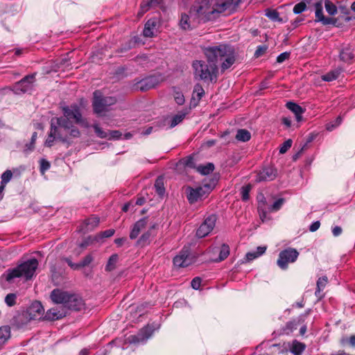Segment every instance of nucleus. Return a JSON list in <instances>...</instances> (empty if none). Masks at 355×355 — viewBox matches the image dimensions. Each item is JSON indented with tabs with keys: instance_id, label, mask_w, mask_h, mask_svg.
I'll return each mask as SVG.
<instances>
[{
	"instance_id": "nucleus-23",
	"label": "nucleus",
	"mask_w": 355,
	"mask_h": 355,
	"mask_svg": "<svg viewBox=\"0 0 355 355\" xmlns=\"http://www.w3.org/2000/svg\"><path fill=\"white\" fill-rule=\"evenodd\" d=\"M286 107L295 114L296 120L301 121L302 119V114L305 112L301 106L293 102H288L286 103Z\"/></svg>"
},
{
	"instance_id": "nucleus-49",
	"label": "nucleus",
	"mask_w": 355,
	"mask_h": 355,
	"mask_svg": "<svg viewBox=\"0 0 355 355\" xmlns=\"http://www.w3.org/2000/svg\"><path fill=\"white\" fill-rule=\"evenodd\" d=\"M292 140L288 139L284 141L279 148V153L281 154H284L292 146Z\"/></svg>"
},
{
	"instance_id": "nucleus-9",
	"label": "nucleus",
	"mask_w": 355,
	"mask_h": 355,
	"mask_svg": "<svg viewBox=\"0 0 355 355\" xmlns=\"http://www.w3.org/2000/svg\"><path fill=\"white\" fill-rule=\"evenodd\" d=\"M214 184H205L195 189L189 187L187 189V197L191 204H193L206 197L213 189Z\"/></svg>"
},
{
	"instance_id": "nucleus-50",
	"label": "nucleus",
	"mask_w": 355,
	"mask_h": 355,
	"mask_svg": "<svg viewBox=\"0 0 355 355\" xmlns=\"http://www.w3.org/2000/svg\"><path fill=\"white\" fill-rule=\"evenodd\" d=\"M114 234V230L110 229L101 232L98 236L96 237V241L103 238H109Z\"/></svg>"
},
{
	"instance_id": "nucleus-19",
	"label": "nucleus",
	"mask_w": 355,
	"mask_h": 355,
	"mask_svg": "<svg viewBox=\"0 0 355 355\" xmlns=\"http://www.w3.org/2000/svg\"><path fill=\"white\" fill-rule=\"evenodd\" d=\"M277 176V171L272 168H264L257 175L256 181H271Z\"/></svg>"
},
{
	"instance_id": "nucleus-5",
	"label": "nucleus",
	"mask_w": 355,
	"mask_h": 355,
	"mask_svg": "<svg viewBox=\"0 0 355 355\" xmlns=\"http://www.w3.org/2000/svg\"><path fill=\"white\" fill-rule=\"evenodd\" d=\"M67 124L69 123L65 119L52 118L51 120L50 132L45 141V146L51 147L55 139L64 143L69 144L71 140L75 137L69 135L68 132L69 128Z\"/></svg>"
},
{
	"instance_id": "nucleus-31",
	"label": "nucleus",
	"mask_w": 355,
	"mask_h": 355,
	"mask_svg": "<svg viewBox=\"0 0 355 355\" xmlns=\"http://www.w3.org/2000/svg\"><path fill=\"white\" fill-rule=\"evenodd\" d=\"M187 114V110H182L179 112L177 114H175L174 116H173L171 121L170 128H174L180 123H181Z\"/></svg>"
},
{
	"instance_id": "nucleus-14",
	"label": "nucleus",
	"mask_w": 355,
	"mask_h": 355,
	"mask_svg": "<svg viewBox=\"0 0 355 355\" xmlns=\"http://www.w3.org/2000/svg\"><path fill=\"white\" fill-rule=\"evenodd\" d=\"M34 82L35 74L28 75L13 85L12 91L16 94L29 92L33 88Z\"/></svg>"
},
{
	"instance_id": "nucleus-44",
	"label": "nucleus",
	"mask_w": 355,
	"mask_h": 355,
	"mask_svg": "<svg viewBox=\"0 0 355 355\" xmlns=\"http://www.w3.org/2000/svg\"><path fill=\"white\" fill-rule=\"evenodd\" d=\"M40 170L42 174H44V173L48 171L51 166L50 162L45 159H40Z\"/></svg>"
},
{
	"instance_id": "nucleus-41",
	"label": "nucleus",
	"mask_w": 355,
	"mask_h": 355,
	"mask_svg": "<svg viewBox=\"0 0 355 355\" xmlns=\"http://www.w3.org/2000/svg\"><path fill=\"white\" fill-rule=\"evenodd\" d=\"M324 7H325L327 12L330 15H334L337 13V7L329 0H325Z\"/></svg>"
},
{
	"instance_id": "nucleus-27",
	"label": "nucleus",
	"mask_w": 355,
	"mask_h": 355,
	"mask_svg": "<svg viewBox=\"0 0 355 355\" xmlns=\"http://www.w3.org/2000/svg\"><path fill=\"white\" fill-rule=\"evenodd\" d=\"M216 252H219V257L214 260L216 262H219L225 259L230 254V248L226 244H223L219 248H214Z\"/></svg>"
},
{
	"instance_id": "nucleus-11",
	"label": "nucleus",
	"mask_w": 355,
	"mask_h": 355,
	"mask_svg": "<svg viewBox=\"0 0 355 355\" xmlns=\"http://www.w3.org/2000/svg\"><path fill=\"white\" fill-rule=\"evenodd\" d=\"M44 315V309L41 302L35 301L27 309L26 312L19 316V319L21 318H25L26 320H37L42 318Z\"/></svg>"
},
{
	"instance_id": "nucleus-43",
	"label": "nucleus",
	"mask_w": 355,
	"mask_h": 355,
	"mask_svg": "<svg viewBox=\"0 0 355 355\" xmlns=\"http://www.w3.org/2000/svg\"><path fill=\"white\" fill-rule=\"evenodd\" d=\"M137 43V41L136 40H129L128 42H126L125 44H124L120 49V52L121 53H123V52H126L129 50H130L131 49H132L135 44Z\"/></svg>"
},
{
	"instance_id": "nucleus-45",
	"label": "nucleus",
	"mask_w": 355,
	"mask_h": 355,
	"mask_svg": "<svg viewBox=\"0 0 355 355\" xmlns=\"http://www.w3.org/2000/svg\"><path fill=\"white\" fill-rule=\"evenodd\" d=\"M284 202V198H279L270 207V211H277L280 209Z\"/></svg>"
},
{
	"instance_id": "nucleus-20",
	"label": "nucleus",
	"mask_w": 355,
	"mask_h": 355,
	"mask_svg": "<svg viewBox=\"0 0 355 355\" xmlns=\"http://www.w3.org/2000/svg\"><path fill=\"white\" fill-rule=\"evenodd\" d=\"M157 20L156 18L148 19L145 24L143 34L144 37H153L157 31Z\"/></svg>"
},
{
	"instance_id": "nucleus-28",
	"label": "nucleus",
	"mask_w": 355,
	"mask_h": 355,
	"mask_svg": "<svg viewBox=\"0 0 355 355\" xmlns=\"http://www.w3.org/2000/svg\"><path fill=\"white\" fill-rule=\"evenodd\" d=\"M266 250V246H259L257 248L256 250L249 252L246 254L245 258L247 261H250L254 260V259L261 256L265 253Z\"/></svg>"
},
{
	"instance_id": "nucleus-51",
	"label": "nucleus",
	"mask_w": 355,
	"mask_h": 355,
	"mask_svg": "<svg viewBox=\"0 0 355 355\" xmlns=\"http://www.w3.org/2000/svg\"><path fill=\"white\" fill-rule=\"evenodd\" d=\"M174 98L177 104L181 105L184 103V96L180 92H175L174 93Z\"/></svg>"
},
{
	"instance_id": "nucleus-21",
	"label": "nucleus",
	"mask_w": 355,
	"mask_h": 355,
	"mask_svg": "<svg viewBox=\"0 0 355 355\" xmlns=\"http://www.w3.org/2000/svg\"><path fill=\"white\" fill-rule=\"evenodd\" d=\"M147 220V218H143L135 223L130 234V238L131 239H135L139 236V233L146 227Z\"/></svg>"
},
{
	"instance_id": "nucleus-3",
	"label": "nucleus",
	"mask_w": 355,
	"mask_h": 355,
	"mask_svg": "<svg viewBox=\"0 0 355 355\" xmlns=\"http://www.w3.org/2000/svg\"><path fill=\"white\" fill-rule=\"evenodd\" d=\"M204 53L208 63L220 64L222 73L230 69L236 61L234 48L225 44L209 46L205 49Z\"/></svg>"
},
{
	"instance_id": "nucleus-46",
	"label": "nucleus",
	"mask_w": 355,
	"mask_h": 355,
	"mask_svg": "<svg viewBox=\"0 0 355 355\" xmlns=\"http://www.w3.org/2000/svg\"><path fill=\"white\" fill-rule=\"evenodd\" d=\"M12 177V173L10 170H6L2 175H1V183L2 184H6L8 182H10Z\"/></svg>"
},
{
	"instance_id": "nucleus-57",
	"label": "nucleus",
	"mask_w": 355,
	"mask_h": 355,
	"mask_svg": "<svg viewBox=\"0 0 355 355\" xmlns=\"http://www.w3.org/2000/svg\"><path fill=\"white\" fill-rule=\"evenodd\" d=\"M65 261L67 263V264L71 267V268L73 270H79V263H73L69 259L66 258Z\"/></svg>"
},
{
	"instance_id": "nucleus-48",
	"label": "nucleus",
	"mask_w": 355,
	"mask_h": 355,
	"mask_svg": "<svg viewBox=\"0 0 355 355\" xmlns=\"http://www.w3.org/2000/svg\"><path fill=\"white\" fill-rule=\"evenodd\" d=\"M306 5L304 2H300L297 3L293 8V12L295 14H300L305 10Z\"/></svg>"
},
{
	"instance_id": "nucleus-4",
	"label": "nucleus",
	"mask_w": 355,
	"mask_h": 355,
	"mask_svg": "<svg viewBox=\"0 0 355 355\" xmlns=\"http://www.w3.org/2000/svg\"><path fill=\"white\" fill-rule=\"evenodd\" d=\"M63 116L54 117V119H65L69 124V135L72 137L78 138L80 135V132L77 127H76L70 119H73L76 124H79L84 128H89V124L86 119L82 116L81 110L80 107L77 104H73L70 106H66L62 108Z\"/></svg>"
},
{
	"instance_id": "nucleus-52",
	"label": "nucleus",
	"mask_w": 355,
	"mask_h": 355,
	"mask_svg": "<svg viewBox=\"0 0 355 355\" xmlns=\"http://www.w3.org/2000/svg\"><path fill=\"white\" fill-rule=\"evenodd\" d=\"M250 189H251V187L250 185L242 187L241 197L243 200H248L249 199V193H250Z\"/></svg>"
},
{
	"instance_id": "nucleus-39",
	"label": "nucleus",
	"mask_w": 355,
	"mask_h": 355,
	"mask_svg": "<svg viewBox=\"0 0 355 355\" xmlns=\"http://www.w3.org/2000/svg\"><path fill=\"white\" fill-rule=\"evenodd\" d=\"M155 7L152 0H144L141 3L140 9L141 11L139 15H142L144 13L147 12L150 8Z\"/></svg>"
},
{
	"instance_id": "nucleus-64",
	"label": "nucleus",
	"mask_w": 355,
	"mask_h": 355,
	"mask_svg": "<svg viewBox=\"0 0 355 355\" xmlns=\"http://www.w3.org/2000/svg\"><path fill=\"white\" fill-rule=\"evenodd\" d=\"M336 127L338 126L335 123H330L327 124L326 128L328 131H332Z\"/></svg>"
},
{
	"instance_id": "nucleus-62",
	"label": "nucleus",
	"mask_w": 355,
	"mask_h": 355,
	"mask_svg": "<svg viewBox=\"0 0 355 355\" xmlns=\"http://www.w3.org/2000/svg\"><path fill=\"white\" fill-rule=\"evenodd\" d=\"M306 144H304L303 146L300 148V150L293 155V159L296 160L302 154V153L306 149Z\"/></svg>"
},
{
	"instance_id": "nucleus-17",
	"label": "nucleus",
	"mask_w": 355,
	"mask_h": 355,
	"mask_svg": "<svg viewBox=\"0 0 355 355\" xmlns=\"http://www.w3.org/2000/svg\"><path fill=\"white\" fill-rule=\"evenodd\" d=\"M159 82L158 77L150 76L140 80L137 83V87L141 91H147L157 85Z\"/></svg>"
},
{
	"instance_id": "nucleus-10",
	"label": "nucleus",
	"mask_w": 355,
	"mask_h": 355,
	"mask_svg": "<svg viewBox=\"0 0 355 355\" xmlns=\"http://www.w3.org/2000/svg\"><path fill=\"white\" fill-rule=\"evenodd\" d=\"M299 256V252L295 248H288L279 254L277 261V266L282 270L288 268V264L294 263Z\"/></svg>"
},
{
	"instance_id": "nucleus-47",
	"label": "nucleus",
	"mask_w": 355,
	"mask_h": 355,
	"mask_svg": "<svg viewBox=\"0 0 355 355\" xmlns=\"http://www.w3.org/2000/svg\"><path fill=\"white\" fill-rule=\"evenodd\" d=\"M16 295L13 293L8 294L5 297V302L9 306H12L15 304Z\"/></svg>"
},
{
	"instance_id": "nucleus-40",
	"label": "nucleus",
	"mask_w": 355,
	"mask_h": 355,
	"mask_svg": "<svg viewBox=\"0 0 355 355\" xmlns=\"http://www.w3.org/2000/svg\"><path fill=\"white\" fill-rule=\"evenodd\" d=\"M266 15L273 21H282L279 12L275 10H267Z\"/></svg>"
},
{
	"instance_id": "nucleus-58",
	"label": "nucleus",
	"mask_w": 355,
	"mask_h": 355,
	"mask_svg": "<svg viewBox=\"0 0 355 355\" xmlns=\"http://www.w3.org/2000/svg\"><path fill=\"white\" fill-rule=\"evenodd\" d=\"M34 148L35 146L29 142L25 145L24 148V153L26 154H29L34 150Z\"/></svg>"
},
{
	"instance_id": "nucleus-61",
	"label": "nucleus",
	"mask_w": 355,
	"mask_h": 355,
	"mask_svg": "<svg viewBox=\"0 0 355 355\" xmlns=\"http://www.w3.org/2000/svg\"><path fill=\"white\" fill-rule=\"evenodd\" d=\"M110 138L119 139L121 136V133L118 130H113L110 132Z\"/></svg>"
},
{
	"instance_id": "nucleus-36",
	"label": "nucleus",
	"mask_w": 355,
	"mask_h": 355,
	"mask_svg": "<svg viewBox=\"0 0 355 355\" xmlns=\"http://www.w3.org/2000/svg\"><path fill=\"white\" fill-rule=\"evenodd\" d=\"M155 227V225H153L150 230L145 232L141 235V236L139 239L137 241V244L141 246H144L149 243L150 237L151 236V230L154 229Z\"/></svg>"
},
{
	"instance_id": "nucleus-56",
	"label": "nucleus",
	"mask_w": 355,
	"mask_h": 355,
	"mask_svg": "<svg viewBox=\"0 0 355 355\" xmlns=\"http://www.w3.org/2000/svg\"><path fill=\"white\" fill-rule=\"evenodd\" d=\"M266 50L267 47L266 46H259L254 53V55L256 57H259L260 55H263L266 51Z\"/></svg>"
},
{
	"instance_id": "nucleus-54",
	"label": "nucleus",
	"mask_w": 355,
	"mask_h": 355,
	"mask_svg": "<svg viewBox=\"0 0 355 355\" xmlns=\"http://www.w3.org/2000/svg\"><path fill=\"white\" fill-rule=\"evenodd\" d=\"M201 279L198 277L193 278L191 282V287L195 290L199 289L201 284Z\"/></svg>"
},
{
	"instance_id": "nucleus-1",
	"label": "nucleus",
	"mask_w": 355,
	"mask_h": 355,
	"mask_svg": "<svg viewBox=\"0 0 355 355\" xmlns=\"http://www.w3.org/2000/svg\"><path fill=\"white\" fill-rule=\"evenodd\" d=\"M241 0H196L187 14H182L180 26L184 30L214 20L225 11L233 12Z\"/></svg>"
},
{
	"instance_id": "nucleus-60",
	"label": "nucleus",
	"mask_w": 355,
	"mask_h": 355,
	"mask_svg": "<svg viewBox=\"0 0 355 355\" xmlns=\"http://www.w3.org/2000/svg\"><path fill=\"white\" fill-rule=\"evenodd\" d=\"M343 232L342 228L340 226H335L332 228V234L334 236H338Z\"/></svg>"
},
{
	"instance_id": "nucleus-34",
	"label": "nucleus",
	"mask_w": 355,
	"mask_h": 355,
	"mask_svg": "<svg viewBox=\"0 0 355 355\" xmlns=\"http://www.w3.org/2000/svg\"><path fill=\"white\" fill-rule=\"evenodd\" d=\"M94 261V255L93 253L88 254L86 255L80 262V268L91 266L93 267L92 263Z\"/></svg>"
},
{
	"instance_id": "nucleus-29",
	"label": "nucleus",
	"mask_w": 355,
	"mask_h": 355,
	"mask_svg": "<svg viewBox=\"0 0 355 355\" xmlns=\"http://www.w3.org/2000/svg\"><path fill=\"white\" fill-rule=\"evenodd\" d=\"M327 282H328V280H327V277L326 276L320 277L317 281V288H316V291L315 292V295L316 297H318L320 299H321L323 297L321 292L325 288V286L327 284Z\"/></svg>"
},
{
	"instance_id": "nucleus-16",
	"label": "nucleus",
	"mask_w": 355,
	"mask_h": 355,
	"mask_svg": "<svg viewBox=\"0 0 355 355\" xmlns=\"http://www.w3.org/2000/svg\"><path fill=\"white\" fill-rule=\"evenodd\" d=\"M310 310L306 311L304 315H300L297 318L293 319L292 320L286 323V324L281 328L280 334L285 335H290L296 330L297 327L304 322V316L309 314Z\"/></svg>"
},
{
	"instance_id": "nucleus-7",
	"label": "nucleus",
	"mask_w": 355,
	"mask_h": 355,
	"mask_svg": "<svg viewBox=\"0 0 355 355\" xmlns=\"http://www.w3.org/2000/svg\"><path fill=\"white\" fill-rule=\"evenodd\" d=\"M195 76L205 82H216L218 66L214 63L207 64L202 60H196L193 62Z\"/></svg>"
},
{
	"instance_id": "nucleus-63",
	"label": "nucleus",
	"mask_w": 355,
	"mask_h": 355,
	"mask_svg": "<svg viewBox=\"0 0 355 355\" xmlns=\"http://www.w3.org/2000/svg\"><path fill=\"white\" fill-rule=\"evenodd\" d=\"M282 123L284 125H285L286 127L289 128L291 125V119L288 117H284L282 119Z\"/></svg>"
},
{
	"instance_id": "nucleus-38",
	"label": "nucleus",
	"mask_w": 355,
	"mask_h": 355,
	"mask_svg": "<svg viewBox=\"0 0 355 355\" xmlns=\"http://www.w3.org/2000/svg\"><path fill=\"white\" fill-rule=\"evenodd\" d=\"M119 257L116 254H112L108 259V261L105 266L106 271H112L116 268V264L118 261Z\"/></svg>"
},
{
	"instance_id": "nucleus-42",
	"label": "nucleus",
	"mask_w": 355,
	"mask_h": 355,
	"mask_svg": "<svg viewBox=\"0 0 355 355\" xmlns=\"http://www.w3.org/2000/svg\"><path fill=\"white\" fill-rule=\"evenodd\" d=\"M93 128L96 135L100 138H107L108 137V133L104 131L101 127L98 126V124L93 125Z\"/></svg>"
},
{
	"instance_id": "nucleus-26",
	"label": "nucleus",
	"mask_w": 355,
	"mask_h": 355,
	"mask_svg": "<svg viewBox=\"0 0 355 355\" xmlns=\"http://www.w3.org/2000/svg\"><path fill=\"white\" fill-rule=\"evenodd\" d=\"M341 72H342V69L337 68V69H333V70L327 72V73L322 75L321 76V78L324 81L331 82L334 80H336L340 76Z\"/></svg>"
},
{
	"instance_id": "nucleus-32",
	"label": "nucleus",
	"mask_w": 355,
	"mask_h": 355,
	"mask_svg": "<svg viewBox=\"0 0 355 355\" xmlns=\"http://www.w3.org/2000/svg\"><path fill=\"white\" fill-rule=\"evenodd\" d=\"M251 134L245 129H239L236 135V139L238 141L245 142L250 139Z\"/></svg>"
},
{
	"instance_id": "nucleus-13",
	"label": "nucleus",
	"mask_w": 355,
	"mask_h": 355,
	"mask_svg": "<svg viewBox=\"0 0 355 355\" xmlns=\"http://www.w3.org/2000/svg\"><path fill=\"white\" fill-rule=\"evenodd\" d=\"M195 261V257L189 252L188 247H184L179 254L173 259V264L175 267L184 268L192 264Z\"/></svg>"
},
{
	"instance_id": "nucleus-33",
	"label": "nucleus",
	"mask_w": 355,
	"mask_h": 355,
	"mask_svg": "<svg viewBox=\"0 0 355 355\" xmlns=\"http://www.w3.org/2000/svg\"><path fill=\"white\" fill-rule=\"evenodd\" d=\"M154 187H155L157 193L159 196L162 197L165 193V188L164 186V180L162 177H158L157 178V180H155Z\"/></svg>"
},
{
	"instance_id": "nucleus-35",
	"label": "nucleus",
	"mask_w": 355,
	"mask_h": 355,
	"mask_svg": "<svg viewBox=\"0 0 355 355\" xmlns=\"http://www.w3.org/2000/svg\"><path fill=\"white\" fill-rule=\"evenodd\" d=\"M10 337V328L9 326L0 327V343H3Z\"/></svg>"
},
{
	"instance_id": "nucleus-24",
	"label": "nucleus",
	"mask_w": 355,
	"mask_h": 355,
	"mask_svg": "<svg viewBox=\"0 0 355 355\" xmlns=\"http://www.w3.org/2000/svg\"><path fill=\"white\" fill-rule=\"evenodd\" d=\"M99 223V218L91 217L85 220L83 225L80 227L79 231L85 233L94 229Z\"/></svg>"
},
{
	"instance_id": "nucleus-2",
	"label": "nucleus",
	"mask_w": 355,
	"mask_h": 355,
	"mask_svg": "<svg viewBox=\"0 0 355 355\" xmlns=\"http://www.w3.org/2000/svg\"><path fill=\"white\" fill-rule=\"evenodd\" d=\"M51 299L55 306L49 309L44 319L57 320L65 317L69 310L78 311L83 306V302L78 295L60 289H54L51 293Z\"/></svg>"
},
{
	"instance_id": "nucleus-25",
	"label": "nucleus",
	"mask_w": 355,
	"mask_h": 355,
	"mask_svg": "<svg viewBox=\"0 0 355 355\" xmlns=\"http://www.w3.org/2000/svg\"><path fill=\"white\" fill-rule=\"evenodd\" d=\"M305 349L306 345L297 340H294L290 347V351L293 355H302Z\"/></svg>"
},
{
	"instance_id": "nucleus-30",
	"label": "nucleus",
	"mask_w": 355,
	"mask_h": 355,
	"mask_svg": "<svg viewBox=\"0 0 355 355\" xmlns=\"http://www.w3.org/2000/svg\"><path fill=\"white\" fill-rule=\"evenodd\" d=\"M353 58V50L349 46H345L340 52V59L344 62H348Z\"/></svg>"
},
{
	"instance_id": "nucleus-12",
	"label": "nucleus",
	"mask_w": 355,
	"mask_h": 355,
	"mask_svg": "<svg viewBox=\"0 0 355 355\" xmlns=\"http://www.w3.org/2000/svg\"><path fill=\"white\" fill-rule=\"evenodd\" d=\"M159 326H154L153 324H148L142 328L137 335L130 336L128 338L130 343L139 344L145 343L147 340L153 335L155 329H158Z\"/></svg>"
},
{
	"instance_id": "nucleus-22",
	"label": "nucleus",
	"mask_w": 355,
	"mask_h": 355,
	"mask_svg": "<svg viewBox=\"0 0 355 355\" xmlns=\"http://www.w3.org/2000/svg\"><path fill=\"white\" fill-rule=\"evenodd\" d=\"M204 94H205V90L202 88V87L199 84L196 85L194 87V89H193L192 97L191 99V105L193 107L197 106L198 105L200 99L204 96Z\"/></svg>"
},
{
	"instance_id": "nucleus-59",
	"label": "nucleus",
	"mask_w": 355,
	"mask_h": 355,
	"mask_svg": "<svg viewBox=\"0 0 355 355\" xmlns=\"http://www.w3.org/2000/svg\"><path fill=\"white\" fill-rule=\"evenodd\" d=\"M320 226V221H315L313 222L309 227V230L312 232H315L316 230H318L319 229Z\"/></svg>"
},
{
	"instance_id": "nucleus-8",
	"label": "nucleus",
	"mask_w": 355,
	"mask_h": 355,
	"mask_svg": "<svg viewBox=\"0 0 355 355\" xmlns=\"http://www.w3.org/2000/svg\"><path fill=\"white\" fill-rule=\"evenodd\" d=\"M116 99L112 96H103L99 90H96L93 94L92 106L94 112L97 115L109 110V107L115 104Z\"/></svg>"
},
{
	"instance_id": "nucleus-6",
	"label": "nucleus",
	"mask_w": 355,
	"mask_h": 355,
	"mask_svg": "<svg viewBox=\"0 0 355 355\" xmlns=\"http://www.w3.org/2000/svg\"><path fill=\"white\" fill-rule=\"evenodd\" d=\"M38 266V261L36 259H31L19 265L12 269H8L3 276L6 280L10 282L17 277H24L26 279H30L34 275Z\"/></svg>"
},
{
	"instance_id": "nucleus-53",
	"label": "nucleus",
	"mask_w": 355,
	"mask_h": 355,
	"mask_svg": "<svg viewBox=\"0 0 355 355\" xmlns=\"http://www.w3.org/2000/svg\"><path fill=\"white\" fill-rule=\"evenodd\" d=\"M290 57V53L289 52H284L279 55L277 58V62L278 63H282L285 60H288Z\"/></svg>"
},
{
	"instance_id": "nucleus-15",
	"label": "nucleus",
	"mask_w": 355,
	"mask_h": 355,
	"mask_svg": "<svg viewBox=\"0 0 355 355\" xmlns=\"http://www.w3.org/2000/svg\"><path fill=\"white\" fill-rule=\"evenodd\" d=\"M216 221V216L215 215H211L206 218L197 230L196 236L199 238H203L207 236L215 227Z\"/></svg>"
},
{
	"instance_id": "nucleus-18",
	"label": "nucleus",
	"mask_w": 355,
	"mask_h": 355,
	"mask_svg": "<svg viewBox=\"0 0 355 355\" xmlns=\"http://www.w3.org/2000/svg\"><path fill=\"white\" fill-rule=\"evenodd\" d=\"M315 21L321 22L323 25H329V24H335L336 20L330 18L326 17L323 15V8L322 4L321 2H318L315 4Z\"/></svg>"
},
{
	"instance_id": "nucleus-55",
	"label": "nucleus",
	"mask_w": 355,
	"mask_h": 355,
	"mask_svg": "<svg viewBox=\"0 0 355 355\" xmlns=\"http://www.w3.org/2000/svg\"><path fill=\"white\" fill-rule=\"evenodd\" d=\"M94 240H96V237L93 239L92 236H88L80 244V247L82 248H85L89 245H90Z\"/></svg>"
},
{
	"instance_id": "nucleus-37",
	"label": "nucleus",
	"mask_w": 355,
	"mask_h": 355,
	"mask_svg": "<svg viewBox=\"0 0 355 355\" xmlns=\"http://www.w3.org/2000/svg\"><path fill=\"white\" fill-rule=\"evenodd\" d=\"M214 170V165L212 163H207L204 165H199L198 166V171L202 175H208L213 172Z\"/></svg>"
}]
</instances>
